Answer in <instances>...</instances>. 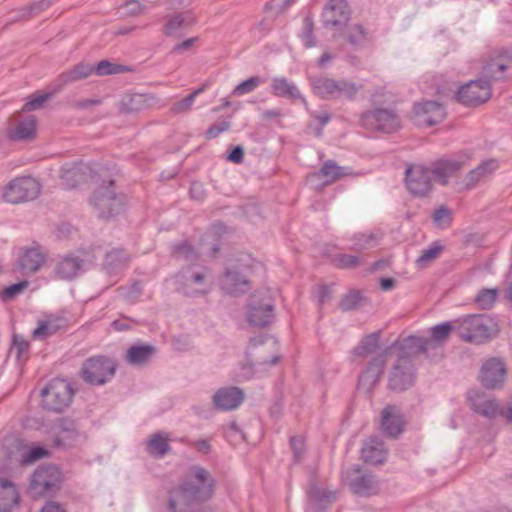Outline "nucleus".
<instances>
[{
    "instance_id": "nucleus-15",
    "label": "nucleus",
    "mask_w": 512,
    "mask_h": 512,
    "mask_svg": "<svg viewBox=\"0 0 512 512\" xmlns=\"http://www.w3.org/2000/svg\"><path fill=\"white\" fill-rule=\"evenodd\" d=\"M88 268L86 258L73 253L59 257L54 266V275L60 280H72Z\"/></svg>"
},
{
    "instance_id": "nucleus-53",
    "label": "nucleus",
    "mask_w": 512,
    "mask_h": 512,
    "mask_svg": "<svg viewBox=\"0 0 512 512\" xmlns=\"http://www.w3.org/2000/svg\"><path fill=\"white\" fill-rule=\"evenodd\" d=\"M57 91L58 90L56 89L55 91H53L51 93H40V94L31 96L30 100H28L24 104L23 111L30 112V111L41 108Z\"/></svg>"
},
{
    "instance_id": "nucleus-63",
    "label": "nucleus",
    "mask_w": 512,
    "mask_h": 512,
    "mask_svg": "<svg viewBox=\"0 0 512 512\" xmlns=\"http://www.w3.org/2000/svg\"><path fill=\"white\" fill-rule=\"evenodd\" d=\"M125 8L127 9V15L129 16H139L146 10L145 6H143L138 0L128 1Z\"/></svg>"
},
{
    "instance_id": "nucleus-29",
    "label": "nucleus",
    "mask_w": 512,
    "mask_h": 512,
    "mask_svg": "<svg viewBox=\"0 0 512 512\" xmlns=\"http://www.w3.org/2000/svg\"><path fill=\"white\" fill-rule=\"evenodd\" d=\"M387 455L384 443L378 438H370L362 447V458L371 465L381 464Z\"/></svg>"
},
{
    "instance_id": "nucleus-26",
    "label": "nucleus",
    "mask_w": 512,
    "mask_h": 512,
    "mask_svg": "<svg viewBox=\"0 0 512 512\" xmlns=\"http://www.w3.org/2000/svg\"><path fill=\"white\" fill-rule=\"evenodd\" d=\"M54 434V445L56 447L72 446L80 437L75 423L68 419H61L52 427Z\"/></svg>"
},
{
    "instance_id": "nucleus-14",
    "label": "nucleus",
    "mask_w": 512,
    "mask_h": 512,
    "mask_svg": "<svg viewBox=\"0 0 512 512\" xmlns=\"http://www.w3.org/2000/svg\"><path fill=\"white\" fill-rule=\"evenodd\" d=\"M415 380V368L407 355H400L393 365L388 386L395 391H403L411 387Z\"/></svg>"
},
{
    "instance_id": "nucleus-38",
    "label": "nucleus",
    "mask_w": 512,
    "mask_h": 512,
    "mask_svg": "<svg viewBox=\"0 0 512 512\" xmlns=\"http://www.w3.org/2000/svg\"><path fill=\"white\" fill-rule=\"evenodd\" d=\"M272 93L278 97H285L289 99H300L301 93L292 82H289L284 77H276L271 82Z\"/></svg>"
},
{
    "instance_id": "nucleus-12",
    "label": "nucleus",
    "mask_w": 512,
    "mask_h": 512,
    "mask_svg": "<svg viewBox=\"0 0 512 512\" xmlns=\"http://www.w3.org/2000/svg\"><path fill=\"white\" fill-rule=\"evenodd\" d=\"M274 304L268 296L254 294L248 304L247 320L252 326L264 327L274 318Z\"/></svg>"
},
{
    "instance_id": "nucleus-59",
    "label": "nucleus",
    "mask_w": 512,
    "mask_h": 512,
    "mask_svg": "<svg viewBox=\"0 0 512 512\" xmlns=\"http://www.w3.org/2000/svg\"><path fill=\"white\" fill-rule=\"evenodd\" d=\"M28 286V281H21L19 283L6 287L1 293L0 297L3 300H11L24 291Z\"/></svg>"
},
{
    "instance_id": "nucleus-6",
    "label": "nucleus",
    "mask_w": 512,
    "mask_h": 512,
    "mask_svg": "<svg viewBox=\"0 0 512 512\" xmlns=\"http://www.w3.org/2000/svg\"><path fill=\"white\" fill-rule=\"evenodd\" d=\"M116 372V363L106 356H93L84 361L80 373L83 380L91 385H103Z\"/></svg>"
},
{
    "instance_id": "nucleus-27",
    "label": "nucleus",
    "mask_w": 512,
    "mask_h": 512,
    "mask_svg": "<svg viewBox=\"0 0 512 512\" xmlns=\"http://www.w3.org/2000/svg\"><path fill=\"white\" fill-rule=\"evenodd\" d=\"M349 19L348 5L345 0H329L323 11V21L326 26L345 24Z\"/></svg>"
},
{
    "instance_id": "nucleus-32",
    "label": "nucleus",
    "mask_w": 512,
    "mask_h": 512,
    "mask_svg": "<svg viewBox=\"0 0 512 512\" xmlns=\"http://www.w3.org/2000/svg\"><path fill=\"white\" fill-rule=\"evenodd\" d=\"M19 494L8 479H0V512H9L18 503Z\"/></svg>"
},
{
    "instance_id": "nucleus-44",
    "label": "nucleus",
    "mask_w": 512,
    "mask_h": 512,
    "mask_svg": "<svg viewBox=\"0 0 512 512\" xmlns=\"http://www.w3.org/2000/svg\"><path fill=\"white\" fill-rule=\"evenodd\" d=\"M380 334L378 332L365 336L360 344L354 348L353 353L356 356L367 357L377 351L379 347Z\"/></svg>"
},
{
    "instance_id": "nucleus-43",
    "label": "nucleus",
    "mask_w": 512,
    "mask_h": 512,
    "mask_svg": "<svg viewBox=\"0 0 512 512\" xmlns=\"http://www.w3.org/2000/svg\"><path fill=\"white\" fill-rule=\"evenodd\" d=\"M63 326L64 321L60 318L41 321L38 327L33 331V337L36 339L48 338L58 332Z\"/></svg>"
},
{
    "instance_id": "nucleus-7",
    "label": "nucleus",
    "mask_w": 512,
    "mask_h": 512,
    "mask_svg": "<svg viewBox=\"0 0 512 512\" xmlns=\"http://www.w3.org/2000/svg\"><path fill=\"white\" fill-rule=\"evenodd\" d=\"M40 183L33 177L23 176L10 181L4 189L3 198L11 204L32 201L40 194Z\"/></svg>"
},
{
    "instance_id": "nucleus-21",
    "label": "nucleus",
    "mask_w": 512,
    "mask_h": 512,
    "mask_svg": "<svg viewBox=\"0 0 512 512\" xmlns=\"http://www.w3.org/2000/svg\"><path fill=\"white\" fill-rule=\"evenodd\" d=\"M36 118L35 116L23 117L14 115L9 118V128L7 136L14 141L26 140L35 136Z\"/></svg>"
},
{
    "instance_id": "nucleus-49",
    "label": "nucleus",
    "mask_w": 512,
    "mask_h": 512,
    "mask_svg": "<svg viewBox=\"0 0 512 512\" xmlns=\"http://www.w3.org/2000/svg\"><path fill=\"white\" fill-rule=\"evenodd\" d=\"M265 80L259 76H252L249 79L239 83L232 91L234 96H242L254 91Z\"/></svg>"
},
{
    "instance_id": "nucleus-13",
    "label": "nucleus",
    "mask_w": 512,
    "mask_h": 512,
    "mask_svg": "<svg viewBox=\"0 0 512 512\" xmlns=\"http://www.w3.org/2000/svg\"><path fill=\"white\" fill-rule=\"evenodd\" d=\"M177 280L182 292L188 296L204 294L211 289L204 270L185 268L177 275Z\"/></svg>"
},
{
    "instance_id": "nucleus-24",
    "label": "nucleus",
    "mask_w": 512,
    "mask_h": 512,
    "mask_svg": "<svg viewBox=\"0 0 512 512\" xmlns=\"http://www.w3.org/2000/svg\"><path fill=\"white\" fill-rule=\"evenodd\" d=\"M88 176L96 183L97 179L92 175V171L89 166L83 163H70L65 164L61 168V180L62 185L66 188H74L79 183L86 181Z\"/></svg>"
},
{
    "instance_id": "nucleus-28",
    "label": "nucleus",
    "mask_w": 512,
    "mask_h": 512,
    "mask_svg": "<svg viewBox=\"0 0 512 512\" xmlns=\"http://www.w3.org/2000/svg\"><path fill=\"white\" fill-rule=\"evenodd\" d=\"M382 428L390 437H396L402 432L403 418L400 409L389 405L382 412Z\"/></svg>"
},
{
    "instance_id": "nucleus-9",
    "label": "nucleus",
    "mask_w": 512,
    "mask_h": 512,
    "mask_svg": "<svg viewBox=\"0 0 512 512\" xmlns=\"http://www.w3.org/2000/svg\"><path fill=\"white\" fill-rule=\"evenodd\" d=\"M361 124L368 130L392 133L400 126V119L391 109L378 108L361 115Z\"/></svg>"
},
{
    "instance_id": "nucleus-47",
    "label": "nucleus",
    "mask_w": 512,
    "mask_h": 512,
    "mask_svg": "<svg viewBox=\"0 0 512 512\" xmlns=\"http://www.w3.org/2000/svg\"><path fill=\"white\" fill-rule=\"evenodd\" d=\"M511 60L509 56L507 62L493 60L484 67V73L492 80L503 79V72L508 68V62Z\"/></svg>"
},
{
    "instance_id": "nucleus-33",
    "label": "nucleus",
    "mask_w": 512,
    "mask_h": 512,
    "mask_svg": "<svg viewBox=\"0 0 512 512\" xmlns=\"http://www.w3.org/2000/svg\"><path fill=\"white\" fill-rule=\"evenodd\" d=\"M154 98L147 94H131L121 100V111L135 113L147 109L153 104Z\"/></svg>"
},
{
    "instance_id": "nucleus-18",
    "label": "nucleus",
    "mask_w": 512,
    "mask_h": 512,
    "mask_svg": "<svg viewBox=\"0 0 512 512\" xmlns=\"http://www.w3.org/2000/svg\"><path fill=\"white\" fill-rule=\"evenodd\" d=\"M491 96L490 85L486 80H473L460 87L457 99L464 105H478Z\"/></svg>"
},
{
    "instance_id": "nucleus-22",
    "label": "nucleus",
    "mask_w": 512,
    "mask_h": 512,
    "mask_svg": "<svg viewBox=\"0 0 512 512\" xmlns=\"http://www.w3.org/2000/svg\"><path fill=\"white\" fill-rule=\"evenodd\" d=\"M244 397V392L238 387H222L214 393L212 403L218 410L231 411L237 409L241 405Z\"/></svg>"
},
{
    "instance_id": "nucleus-48",
    "label": "nucleus",
    "mask_w": 512,
    "mask_h": 512,
    "mask_svg": "<svg viewBox=\"0 0 512 512\" xmlns=\"http://www.w3.org/2000/svg\"><path fill=\"white\" fill-rule=\"evenodd\" d=\"M204 91V88L201 87V88H198L196 90H194L190 95H188L187 97L183 98L182 100L174 103L171 107V111L175 114H183V113H187L192 105L194 104V101L196 99V97L202 93Z\"/></svg>"
},
{
    "instance_id": "nucleus-41",
    "label": "nucleus",
    "mask_w": 512,
    "mask_h": 512,
    "mask_svg": "<svg viewBox=\"0 0 512 512\" xmlns=\"http://www.w3.org/2000/svg\"><path fill=\"white\" fill-rule=\"evenodd\" d=\"M146 450L153 457H163L170 450L168 436L162 433L153 434L146 442Z\"/></svg>"
},
{
    "instance_id": "nucleus-25",
    "label": "nucleus",
    "mask_w": 512,
    "mask_h": 512,
    "mask_svg": "<svg viewBox=\"0 0 512 512\" xmlns=\"http://www.w3.org/2000/svg\"><path fill=\"white\" fill-rule=\"evenodd\" d=\"M385 363L384 354L374 357L369 362L367 368L359 376L358 389L366 393L370 392L371 389L379 382Z\"/></svg>"
},
{
    "instance_id": "nucleus-11",
    "label": "nucleus",
    "mask_w": 512,
    "mask_h": 512,
    "mask_svg": "<svg viewBox=\"0 0 512 512\" xmlns=\"http://www.w3.org/2000/svg\"><path fill=\"white\" fill-rule=\"evenodd\" d=\"M61 472L52 465L38 468L31 480L30 490L34 496L40 497L54 493L60 488Z\"/></svg>"
},
{
    "instance_id": "nucleus-51",
    "label": "nucleus",
    "mask_w": 512,
    "mask_h": 512,
    "mask_svg": "<svg viewBox=\"0 0 512 512\" xmlns=\"http://www.w3.org/2000/svg\"><path fill=\"white\" fill-rule=\"evenodd\" d=\"M314 22L310 15L305 16L303 19V30L301 33V39L306 48L315 46V38L313 35Z\"/></svg>"
},
{
    "instance_id": "nucleus-37",
    "label": "nucleus",
    "mask_w": 512,
    "mask_h": 512,
    "mask_svg": "<svg viewBox=\"0 0 512 512\" xmlns=\"http://www.w3.org/2000/svg\"><path fill=\"white\" fill-rule=\"evenodd\" d=\"M222 288L230 294L244 292L248 281L237 271L226 270L221 280Z\"/></svg>"
},
{
    "instance_id": "nucleus-19",
    "label": "nucleus",
    "mask_w": 512,
    "mask_h": 512,
    "mask_svg": "<svg viewBox=\"0 0 512 512\" xmlns=\"http://www.w3.org/2000/svg\"><path fill=\"white\" fill-rule=\"evenodd\" d=\"M505 378L506 369L499 358H490L483 363L479 380L485 388L498 389L502 387Z\"/></svg>"
},
{
    "instance_id": "nucleus-30",
    "label": "nucleus",
    "mask_w": 512,
    "mask_h": 512,
    "mask_svg": "<svg viewBox=\"0 0 512 512\" xmlns=\"http://www.w3.org/2000/svg\"><path fill=\"white\" fill-rule=\"evenodd\" d=\"M498 169V163L496 160L490 159L483 161L476 168L469 171L464 178V184L467 189L474 188L481 179L489 176L495 170Z\"/></svg>"
},
{
    "instance_id": "nucleus-57",
    "label": "nucleus",
    "mask_w": 512,
    "mask_h": 512,
    "mask_svg": "<svg viewBox=\"0 0 512 512\" xmlns=\"http://www.w3.org/2000/svg\"><path fill=\"white\" fill-rule=\"evenodd\" d=\"M377 238L374 234H361L355 237L354 249L366 250L374 248L377 245Z\"/></svg>"
},
{
    "instance_id": "nucleus-34",
    "label": "nucleus",
    "mask_w": 512,
    "mask_h": 512,
    "mask_svg": "<svg viewBox=\"0 0 512 512\" xmlns=\"http://www.w3.org/2000/svg\"><path fill=\"white\" fill-rule=\"evenodd\" d=\"M129 261L128 255L121 249H114L105 255L103 269L110 275L121 272Z\"/></svg>"
},
{
    "instance_id": "nucleus-23",
    "label": "nucleus",
    "mask_w": 512,
    "mask_h": 512,
    "mask_svg": "<svg viewBox=\"0 0 512 512\" xmlns=\"http://www.w3.org/2000/svg\"><path fill=\"white\" fill-rule=\"evenodd\" d=\"M46 255L38 247L22 249L15 263V270L23 273H35L45 263Z\"/></svg>"
},
{
    "instance_id": "nucleus-58",
    "label": "nucleus",
    "mask_w": 512,
    "mask_h": 512,
    "mask_svg": "<svg viewBox=\"0 0 512 512\" xmlns=\"http://www.w3.org/2000/svg\"><path fill=\"white\" fill-rule=\"evenodd\" d=\"M333 261L338 268H353L359 265L360 258L353 255L337 254Z\"/></svg>"
},
{
    "instance_id": "nucleus-56",
    "label": "nucleus",
    "mask_w": 512,
    "mask_h": 512,
    "mask_svg": "<svg viewBox=\"0 0 512 512\" xmlns=\"http://www.w3.org/2000/svg\"><path fill=\"white\" fill-rule=\"evenodd\" d=\"M451 220V210L445 206L440 207L433 214V221L440 228H447L450 225Z\"/></svg>"
},
{
    "instance_id": "nucleus-64",
    "label": "nucleus",
    "mask_w": 512,
    "mask_h": 512,
    "mask_svg": "<svg viewBox=\"0 0 512 512\" xmlns=\"http://www.w3.org/2000/svg\"><path fill=\"white\" fill-rule=\"evenodd\" d=\"M244 158V150L241 146L235 147L230 154L227 156V159L233 163L240 164L242 163Z\"/></svg>"
},
{
    "instance_id": "nucleus-2",
    "label": "nucleus",
    "mask_w": 512,
    "mask_h": 512,
    "mask_svg": "<svg viewBox=\"0 0 512 512\" xmlns=\"http://www.w3.org/2000/svg\"><path fill=\"white\" fill-rule=\"evenodd\" d=\"M314 93L325 100L347 99L354 100L362 85L348 79H334L318 76L311 79Z\"/></svg>"
},
{
    "instance_id": "nucleus-52",
    "label": "nucleus",
    "mask_w": 512,
    "mask_h": 512,
    "mask_svg": "<svg viewBox=\"0 0 512 512\" xmlns=\"http://www.w3.org/2000/svg\"><path fill=\"white\" fill-rule=\"evenodd\" d=\"M29 342L20 335L13 337V350L16 353V358L19 362H24L28 359Z\"/></svg>"
},
{
    "instance_id": "nucleus-36",
    "label": "nucleus",
    "mask_w": 512,
    "mask_h": 512,
    "mask_svg": "<svg viewBox=\"0 0 512 512\" xmlns=\"http://www.w3.org/2000/svg\"><path fill=\"white\" fill-rule=\"evenodd\" d=\"M167 22L164 27L166 35H172L181 28L191 27L195 24L196 18L191 11L172 14L167 16Z\"/></svg>"
},
{
    "instance_id": "nucleus-5",
    "label": "nucleus",
    "mask_w": 512,
    "mask_h": 512,
    "mask_svg": "<svg viewBox=\"0 0 512 512\" xmlns=\"http://www.w3.org/2000/svg\"><path fill=\"white\" fill-rule=\"evenodd\" d=\"M74 395L70 382L64 379H54L41 391L42 407L49 411L61 412L67 408Z\"/></svg>"
},
{
    "instance_id": "nucleus-61",
    "label": "nucleus",
    "mask_w": 512,
    "mask_h": 512,
    "mask_svg": "<svg viewBox=\"0 0 512 512\" xmlns=\"http://www.w3.org/2000/svg\"><path fill=\"white\" fill-rule=\"evenodd\" d=\"M230 127L231 124L229 121H221L219 123L213 124L206 130L205 138L208 140L214 139L221 133L228 131Z\"/></svg>"
},
{
    "instance_id": "nucleus-3",
    "label": "nucleus",
    "mask_w": 512,
    "mask_h": 512,
    "mask_svg": "<svg viewBox=\"0 0 512 512\" xmlns=\"http://www.w3.org/2000/svg\"><path fill=\"white\" fill-rule=\"evenodd\" d=\"M124 203V196L115 192L113 180L110 179L103 181V184L94 190L90 198V204L97 212L98 217L104 219L119 214L123 210Z\"/></svg>"
},
{
    "instance_id": "nucleus-54",
    "label": "nucleus",
    "mask_w": 512,
    "mask_h": 512,
    "mask_svg": "<svg viewBox=\"0 0 512 512\" xmlns=\"http://www.w3.org/2000/svg\"><path fill=\"white\" fill-rule=\"evenodd\" d=\"M123 71H124L123 66L114 64L108 60H102L94 67V72L98 76L118 74Z\"/></svg>"
},
{
    "instance_id": "nucleus-45",
    "label": "nucleus",
    "mask_w": 512,
    "mask_h": 512,
    "mask_svg": "<svg viewBox=\"0 0 512 512\" xmlns=\"http://www.w3.org/2000/svg\"><path fill=\"white\" fill-rule=\"evenodd\" d=\"M443 246L438 242H433L428 248L421 251L416 259L415 264L418 269H424L433 262L442 252Z\"/></svg>"
},
{
    "instance_id": "nucleus-10",
    "label": "nucleus",
    "mask_w": 512,
    "mask_h": 512,
    "mask_svg": "<svg viewBox=\"0 0 512 512\" xmlns=\"http://www.w3.org/2000/svg\"><path fill=\"white\" fill-rule=\"evenodd\" d=\"M490 324L491 321L483 316L469 315L459 322L456 329L461 339L481 343L492 334Z\"/></svg>"
},
{
    "instance_id": "nucleus-55",
    "label": "nucleus",
    "mask_w": 512,
    "mask_h": 512,
    "mask_svg": "<svg viewBox=\"0 0 512 512\" xmlns=\"http://www.w3.org/2000/svg\"><path fill=\"white\" fill-rule=\"evenodd\" d=\"M173 255L177 260L180 261H194L197 258L198 253L192 246L187 243H183L175 247Z\"/></svg>"
},
{
    "instance_id": "nucleus-46",
    "label": "nucleus",
    "mask_w": 512,
    "mask_h": 512,
    "mask_svg": "<svg viewBox=\"0 0 512 512\" xmlns=\"http://www.w3.org/2000/svg\"><path fill=\"white\" fill-rule=\"evenodd\" d=\"M499 296L497 288H482L475 296V303L484 310L491 309Z\"/></svg>"
},
{
    "instance_id": "nucleus-31",
    "label": "nucleus",
    "mask_w": 512,
    "mask_h": 512,
    "mask_svg": "<svg viewBox=\"0 0 512 512\" xmlns=\"http://www.w3.org/2000/svg\"><path fill=\"white\" fill-rule=\"evenodd\" d=\"M94 72V67L87 63H78L72 69L63 72L58 77V88L60 90L63 86L70 83L86 79Z\"/></svg>"
},
{
    "instance_id": "nucleus-4",
    "label": "nucleus",
    "mask_w": 512,
    "mask_h": 512,
    "mask_svg": "<svg viewBox=\"0 0 512 512\" xmlns=\"http://www.w3.org/2000/svg\"><path fill=\"white\" fill-rule=\"evenodd\" d=\"M454 326L450 322H444L430 328L431 336L417 337L409 336L403 342V348L408 349L410 354H428L429 351L441 347L450 337Z\"/></svg>"
},
{
    "instance_id": "nucleus-62",
    "label": "nucleus",
    "mask_w": 512,
    "mask_h": 512,
    "mask_svg": "<svg viewBox=\"0 0 512 512\" xmlns=\"http://www.w3.org/2000/svg\"><path fill=\"white\" fill-rule=\"evenodd\" d=\"M290 446L293 451L294 461L299 462L304 453V439L302 436H294L290 439Z\"/></svg>"
},
{
    "instance_id": "nucleus-40",
    "label": "nucleus",
    "mask_w": 512,
    "mask_h": 512,
    "mask_svg": "<svg viewBox=\"0 0 512 512\" xmlns=\"http://www.w3.org/2000/svg\"><path fill=\"white\" fill-rule=\"evenodd\" d=\"M319 174L325 178V184H331L342 177L351 175L352 170L349 167L339 166L336 162L329 160L323 164Z\"/></svg>"
},
{
    "instance_id": "nucleus-50",
    "label": "nucleus",
    "mask_w": 512,
    "mask_h": 512,
    "mask_svg": "<svg viewBox=\"0 0 512 512\" xmlns=\"http://www.w3.org/2000/svg\"><path fill=\"white\" fill-rule=\"evenodd\" d=\"M364 300L358 291H350L343 296L339 306L343 311H350L359 307Z\"/></svg>"
},
{
    "instance_id": "nucleus-1",
    "label": "nucleus",
    "mask_w": 512,
    "mask_h": 512,
    "mask_svg": "<svg viewBox=\"0 0 512 512\" xmlns=\"http://www.w3.org/2000/svg\"><path fill=\"white\" fill-rule=\"evenodd\" d=\"M215 487V479L205 468L191 466L182 483L168 493V512H197L198 507L209 500Z\"/></svg>"
},
{
    "instance_id": "nucleus-60",
    "label": "nucleus",
    "mask_w": 512,
    "mask_h": 512,
    "mask_svg": "<svg viewBox=\"0 0 512 512\" xmlns=\"http://www.w3.org/2000/svg\"><path fill=\"white\" fill-rule=\"evenodd\" d=\"M48 455V451L43 447H32L23 455V463L31 464Z\"/></svg>"
},
{
    "instance_id": "nucleus-20",
    "label": "nucleus",
    "mask_w": 512,
    "mask_h": 512,
    "mask_svg": "<svg viewBox=\"0 0 512 512\" xmlns=\"http://www.w3.org/2000/svg\"><path fill=\"white\" fill-rule=\"evenodd\" d=\"M445 117L444 107L436 101H426L414 106V120L417 125L433 126Z\"/></svg>"
},
{
    "instance_id": "nucleus-8",
    "label": "nucleus",
    "mask_w": 512,
    "mask_h": 512,
    "mask_svg": "<svg viewBox=\"0 0 512 512\" xmlns=\"http://www.w3.org/2000/svg\"><path fill=\"white\" fill-rule=\"evenodd\" d=\"M470 159L469 154L464 152L437 159L430 166L434 180L444 186L447 185L451 177L457 175L460 170L469 164Z\"/></svg>"
},
{
    "instance_id": "nucleus-35",
    "label": "nucleus",
    "mask_w": 512,
    "mask_h": 512,
    "mask_svg": "<svg viewBox=\"0 0 512 512\" xmlns=\"http://www.w3.org/2000/svg\"><path fill=\"white\" fill-rule=\"evenodd\" d=\"M353 493L360 496H371L378 492V482L370 474H363L349 482Z\"/></svg>"
},
{
    "instance_id": "nucleus-42",
    "label": "nucleus",
    "mask_w": 512,
    "mask_h": 512,
    "mask_svg": "<svg viewBox=\"0 0 512 512\" xmlns=\"http://www.w3.org/2000/svg\"><path fill=\"white\" fill-rule=\"evenodd\" d=\"M310 500L311 504L307 512L324 509L336 500V492L313 488L310 492Z\"/></svg>"
},
{
    "instance_id": "nucleus-17",
    "label": "nucleus",
    "mask_w": 512,
    "mask_h": 512,
    "mask_svg": "<svg viewBox=\"0 0 512 512\" xmlns=\"http://www.w3.org/2000/svg\"><path fill=\"white\" fill-rule=\"evenodd\" d=\"M467 399L470 408L477 414L494 419L500 415L501 408L497 401L491 396L477 389L468 391Z\"/></svg>"
},
{
    "instance_id": "nucleus-16",
    "label": "nucleus",
    "mask_w": 512,
    "mask_h": 512,
    "mask_svg": "<svg viewBox=\"0 0 512 512\" xmlns=\"http://www.w3.org/2000/svg\"><path fill=\"white\" fill-rule=\"evenodd\" d=\"M431 170L422 165H416L406 170V186L415 196H425L432 189Z\"/></svg>"
},
{
    "instance_id": "nucleus-39",
    "label": "nucleus",
    "mask_w": 512,
    "mask_h": 512,
    "mask_svg": "<svg viewBox=\"0 0 512 512\" xmlns=\"http://www.w3.org/2000/svg\"><path fill=\"white\" fill-rule=\"evenodd\" d=\"M155 353L152 345H135L127 351V361L132 365H144Z\"/></svg>"
}]
</instances>
